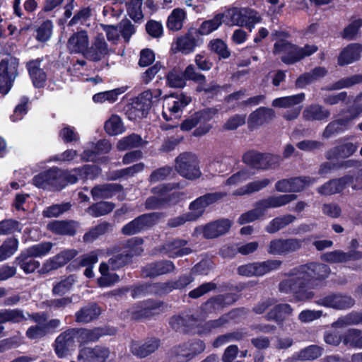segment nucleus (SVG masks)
Segmentation results:
<instances>
[{
  "mask_svg": "<svg viewBox=\"0 0 362 362\" xmlns=\"http://www.w3.org/2000/svg\"><path fill=\"white\" fill-rule=\"evenodd\" d=\"M330 273L329 267L324 264L310 263L293 269L288 279L279 284V290L291 293L296 300L306 301L314 297L311 291L315 279H324Z\"/></svg>",
  "mask_w": 362,
  "mask_h": 362,
  "instance_id": "1",
  "label": "nucleus"
},
{
  "mask_svg": "<svg viewBox=\"0 0 362 362\" xmlns=\"http://www.w3.org/2000/svg\"><path fill=\"white\" fill-rule=\"evenodd\" d=\"M224 23L229 26L246 27L250 31L254 28L255 25L262 21L261 16L254 10L249 8H232L223 13Z\"/></svg>",
  "mask_w": 362,
  "mask_h": 362,
  "instance_id": "2",
  "label": "nucleus"
},
{
  "mask_svg": "<svg viewBox=\"0 0 362 362\" xmlns=\"http://www.w3.org/2000/svg\"><path fill=\"white\" fill-rule=\"evenodd\" d=\"M141 239L132 238L127 242V247L113 255L106 263L112 271L122 268L128 263L131 257L141 253L143 251L141 247Z\"/></svg>",
  "mask_w": 362,
  "mask_h": 362,
  "instance_id": "3",
  "label": "nucleus"
},
{
  "mask_svg": "<svg viewBox=\"0 0 362 362\" xmlns=\"http://www.w3.org/2000/svg\"><path fill=\"white\" fill-rule=\"evenodd\" d=\"M175 162V168L181 176L189 180H195L201 176L199 162L194 154L182 153L176 158Z\"/></svg>",
  "mask_w": 362,
  "mask_h": 362,
  "instance_id": "4",
  "label": "nucleus"
},
{
  "mask_svg": "<svg viewBox=\"0 0 362 362\" xmlns=\"http://www.w3.org/2000/svg\"><path fill=\"white\" fill-rule=\"evenodd\" d=\"M78 343L76 329H69L56 338L54 350L59 358H65L75 350Z\"/></svg>",
  "mask_w": 362,
  "mask_h": 362,
  "instance_id": "5",
  "label": "nucleus"
},
{
  "mask_svg": "<svg viewBox=\"0 0 362 362\" xmlns=\"http://www.w3.org/2000/svg\"><path fill=\"white\" fill-rule=\"evenodd\" d=\"M282 262L278 259H269L264 262H253L240 266L238 272L240 275L246 276L265 275L280 268Z\"/></svg>",
  "mask_w": 362,
  "mask_h": 362,
  "instance_id": "6",
  "label": "nucleus"
},
{
  "mask_svg": "<svg viewBox=\"0 0 362 362\" xmlns=\"http://www.w3.org/2000/svg\"><path fill=\"white\" fill-rule=\"evenodd\" d=\"M18 62L16 59L3 60L0 63V93L6 95L10 90L17 76Z\"/></svg>",
  "mask_w": 362,
  "mask_h": 362,
  "instance_id": "7",
  "label": "nucleus"
},
{
  "mask_svg": "<svg viewBox=\"0 0 362 362\" xmlns=\"http://www.w3.org/2000/svg\"><path fill=\"white\" fill-rule=\"evenodd\" d=\"M226 196V193L214 192L206 194L192 202L189 206V211L187 212L193 221L199 218L204 213L205 209L209 205L216 202Z\"/></svg>",
  "mask_w": 362,
  "mask_h": 362,
  "instance_id": "8",
  "label": "nucleus"
},
{
  "mask_svg": "<svg viewBox=\"0 0 362 362\" xmlns=\"http://www.w3.org/2000/svg\"><path fill=\"white\" fill-rule=\"evenodd\" d=\"M190 101L191 98L182 93L178 95H170L165 97L163 110V117L167 121L172 119L173 116L176 117L177 114L181 112Z\"/></svg>",
  "mask_w": 362,
  "mask_h": 362,
  "instance_id": "9",
  "label": "nucleus"
},
{
  "mask_svg": "<svg viewBox=\"0 0 362 362\" xmlns=\"http://www.w3.org/2000/svg\"><path fill=\"white\" fill-rule=\"evenodd\" d=\"M232 223L228 219L218 220L205 226H199L194 229V235L202 234L205 238L211 239L223 235L228 231Z\"/></svg>",
  "mask_w": 362,
  "mask_h": 362,
  "instance_id": "10",
  "label": "nucleus"
},
{
  "mask_svg": "<svg viewBox=\"0 0 362 362\" xmlns=\"http://www.w3.org/2000/svg\"><path fill=\"white\" fill-rule=\"evenodd\" d=\"M160 215L156 213L146 214L139 216L124 226L122 232L124 235H134L147 227L151 226L159 219Z\"/></svg>",
  "mask_w": 362,
  "mask_h": 362,
  "instance_id": "11",
  "label": "nucleus"
},
{
  "mask_svg": "<svg viewBox=\"0 0 362 362\" xmlns=\"http://www.w3.org/2000/svg\"><path fill=\"white\" fill-rule=\"evenodd\" d=\"M318 305L326 308H331L336 310H344L351 308L354 303V300L349 296L331 293L323 296L316 300Z\"/></svg>",
  "mask_w": 362,
  "mask_h": 362,
  "instance_id": "12",
  "label": "nucleus"
},
{
  "mask_svg": "<svg viewBox=\"0 0 362 362\" xmlns=\"http://www.w3.org/2000/svg\"><path fill=\"white\" fill-rule=\"evenodd\" d=\"M149 93H141L133 100L127 110V115L129 119L136 120L145 117L151 109V105L148 101Z\"/></svg>",
  "mask_w": 362,
  "mask_h": 362,
  "instance_id": "13",
  "label": "nucleus"
},
{
  "mask_svg": "<svg viewBox=\"0 0 362 362\" xmlns=\"http://www.w3.org/2000/svg\"><path fill=\"white\" fill-rule=\"evenodd\" d=\"M110 350L104 346L84 347L77 356L79 362H105L110 356Z\"/></svg>",
  "mask_w": 362,
  "mask_h": 362,
  "instance_id": "14",
  "label": "nucleus"
},
{
  "mask_svg": "<svg viewBox=\"0 0 362 362\" xmlns=\"http://www.w3.org/2000/svg\"><path fill=\"white\" fill-rule=\"evenodd\" d=\"M89 46V37L86 30L74 33L68 39L66 47L70 53L86 55Z\"/></svg>",
  "mask_w": 362,
  "mask_h": 362,
  "instance_id": "15",
  "label": "nucleus"
},
{
  "mask_svg": "<svg viewBox=\"0 0 362 362\" xmlns=\"http://www.w3.org/2000/svg\"><path fill=\"white\" fill-rule=\"evenodd\" d=\"M275 112L271 108L259 107L253 111L248 117L247 124L250 129H255L269 122L275 117Z\"/></svg>",
  "mask_w": 362,
  "mask_h": 362,
  "instance_id": "16",
  "label": "nucleus"
},
{
  "mask_svg": "<svg viewBox=\"0 0 362 362\" xmlns=\"http://www.w3.org/2000/svg\"><path fill=\"white\" fill-rule=\"evenodd\" d=\"M42 59H35L30 60L26 64L29 76L35 87L42 88L47 81V74L42 66Z\"/></svg>",
  "mask_w": 362,
  "mask_h": 362,
  "instance_id": "17",
  "label": "nucleus"
},
{
  "mask_svg": "<svg viewBox=\"0 0 362 362\" xmlns=\"http://www.w3.org/2000/svg\"><path fill=\"white\" fill-rule=\"evenodd\" d=\"M175 45V49L184 54L193 52L195 47L199 45L197 29L190 30L185 35L177 38Z\"/></svg>",
  "mask_w": 362,
  "mask_h": 362,
  "instance_id": "18",
  "label": "nucleus"
},
{
  "mask_svg": "<svg viewBox=\"0 0 362 362\" xmlns=\"http://www.w3.org/2000/svg\"><path fill=\"white\" fill-rule=\"evenodd\" d=\"M110 49L103 35H98L95 38L91 46L88 47L86 57L92 61H100L107 55Z\"/></svg>",
  "mask_w": 362,
  "mask_h": 362,
  "instance_id": "19",
  "label": "nucleus"
},
{
  "mask_svg": "<svg viewBox=\"0 0 362 362\" xmlns=\"http://www.w3.org/2000/svg\"><path fill=\"white\" fill-rule=\"evenodd\" d=\"M186 245L187 241L181 239L168 241L163 245L161 252L169 257H182L192 252L189 247H185Z\"/></svg>",
  "mask_w": 362,
  "mask_h": 362,
  "instance_id": "20",
  "label": "nucleus"
},
{
  "mask_svg": "<svg viewBox=\"0 0 362 362\" xmlns=\"http://www.w3.org/2000/svg\"><path fill=\"white\" fill-rule=\"evenodd\" d=\"M216 114L217 110L214 108H208L197 112L182 123L181 129L189 131L198 125L199 123L210 121Z\"/></svg>",
  "mask_w": 362,
  "mask_h": 362,
  "instance_id": "21",
  "label": "nucleus"
},
{
  "mask_svg": "<svg viewBox=\"0 0 362 362\" xmlns=\"http://www.w3.org/2000/svg\"><path fill=\"white\" fill-rule=\"evenodd\" d=\"M362 55V45L351 43L345 47L338 57V64L344 66L358 61Z\"/></svg>",
  "mask_w": 362,
  "mask_h": 362,
  "instance_id": "22",
  "label": "nucleus"
},
{
  "mask_svg": "<svg viewBox=\"0 0 362 362\" xmlns=\"http://www.w3.org/2000/svg\"><path fill=\"white\" fill-rule=\"evenodd\" d=\"M353 177L346 175L339 179L332 180L317 189V192L323 195H330L341 192L348 185L353 182Z\"/></svg>",
  "mask_w": 362,
  "mask_h": 362,
  "instance_id": "23",
  "label": "nucleus"
},
{
  "mask_svg": "<svg viewBox=\"0 0 362 362\" xmlns=\"http://www.w3.org/2000/svg\"><path fill=\"white\" fill-rule=\"evenodd\" d=\"M354 119L351 115L349 114L329 122L323 131L322 136L328 139L335 134L345 131Z\"/></svg>",
  "mask_w": 362,
  "mask_h": 362,
  "instance_id": "24",
  "label": "nucleus"
},
{
  "mask_svg": "<svg viewBox=\"0 0 362 362\" xmlns=\"http://www.w3.org/2000/svg\"><path fill=\"white\" fill-rule=\"evenodd\" d=\"M273 53L275 55H281L283 62L292 64L295 62H288V58H293L296 55V45L286 40H279L274 45Z\"/></svg>",
  "mask_w": 362,
  "mask_h": 362,
  "instance_id": "25",
  "label": "nucleus"
},
{
  "mask_svg": "<svg viewBox=\"0 0 362 362\" xmlns=\"http://www.w3.org/2000/svg\"><path fill=\"white\" fill-rule=\"evenodd\" d=\"M159 346V341L151 339L144 343L133 341L131 345V351L139 358H144L153 353Z\"/></svg>",
  "mask_w": 362,
  "mask_h": 362,
  "instance_id": "26",
  "label": "nucleus"
},
{
  "mask_svg": "<svg viewBox=\"0 0 362 362\" xmlns=\"http://www.w3.org/2000/svg\"><path fill=\"white\" fill-rule=\"evenodd\" d=\"M187 18V14L186 11L183 8H176L168 16L166 27L170 31H179L183 28Z\"/></svg>",
  "mask_w": 362,
  "mask_h": 362,
  "instance_id": "27",
  "label": "nucleus"
},
{
  "mask_svg": "<svg viewBox=\"0 0 362 362\" xmlns=\"http://www.w3.org/2000/svg\"><path fill=\"white\" fill-rule=\"evenodd\" d=\"M329 116V110L319 104L310 105L303 112V117L307 121L327 120Z\"/></svg>",
  "mask_w": 362,
  "mask_h": 362,
  "instance_id": "28",
  "label": "nucleus"
},
{
  "mask_svg": "<svg viewBox=\"0 0 362 362\" xmlns=\"http://www.w3.org/2000/svg\"><path fill=\"white\" fill-rule=\"evenodd\" d=\"M296 199L297 195L296 194H282L271 196L259 202V206H261L265 211L267 209L270 208H277L285 206Z\"/></svg>",
  "mask_w": 362,
  "mask_h": 362,
  "instance_id": "29",
  "label": "nucleus"
},
{
  "mask_svg": "<svg viewBox=\"0 0 362 362\" xmlns=\"http://www.w3.org/2000/svg\"><path fill=\"white\" fill-rule=\"evenodd\" d=\"M78 223L74 221H53L47 227L56 234L74 235Z\"/></svg>",
  "mask_w": 362,
  "mask_h": 362,
  "instance_id": "30",
  "label": "nucleus"
},
{
  "mask_svg": "<svg viewBox=\"0 0 362 362\" xmlns=\"http://www.w3.org/2000/svg\"><path fill=\"white\" fill-rule=\"evenodd\" d=\"M358 146L351 142L338 145L326 153L329 160L334 158H346L352 156L357 150Z\"/></svg>",
  "mask_w": 362,
  "mask_h": 362,
  "instance_id": "31",
  "label": "nucleus"
},
{
  "mask_svg": "<svg viewBox=\"0 0 362 362\" xmlns=\"http://www.w3.org/2000/svg\"><path fill=\"white\" fill-rule=\"evenodd\" d=\"M362 254L359 252H350L348 253L336 250L326 252L322 255V259L331 263L345 262L351 259L361 258Z\"/></svg>",
  "mask_w": 362,
  "mask_h": 362,
  "instance_id": "32",
  "label": "nucleus"
},
{
  "mask_svg": "<svg viewBox=\"0 0 362 362\" xmlns=\"http://www.w3.org/2000/svg\"><path fill=\"white\" fill-rule=\"evenodd\" d=\"M175 269V265L170 261H161L147 265L144 269L146 276H156L171 272Z\"/></svg>",
  "mask_w": 362,
  "mask_h": 362,
  "instance_id": "33",
  "label": "nucleus"
},
{
  "mask_svg": "<svg viewBox=\"0 0 362 362\" xmlns=\"http://www.w3.org/2000/svg\"><path fill=\"white\" fill-rule=\"evenodd\" d=\"M272 180L268 178L257 180L247 183V185L235 189L233 192L234 196H243L257 192L271 184Z\"/></svg>",
  "mask_w": 362,
  "mask_h": 362,
  "instance_id": "34",
  "label": "nucleus"
},
{
  "mask_svg": "<svg viewBox=\"0 0 362 362\" xmlns=\"http://www.w3.org/2000/svg\"><path fill=\"white\" fill-rule=\"evenodd\" d=\"M77 255L78 252L74 249L64 250L49 259L46 263V267L49 269H57L66 264Z\"/></svg>",
  "mask_w": 362,
  "mask_h": 362,
  "instance_id": "35",
  "label": "nucleus"
},
{
  "mask_svg": "<svg viewBox=\"0 0 362 362\" xmlns=\"http://www.w3.org/2000/svg\"><path fill=\"white\" fill-rule=\"evenodd\" d=\"M187 346L189 352H186L180 355L179 352L180 349H181V351H186V349L177 348L173 351V353L176 354L177 361L178 362H186L191 359L194 356L202 353L205 349L204 344L200 340L195 341L191 344H187Z\"/></svg>",
  "mask_w": 362,
  "mask_h": 362,
  "instance_id": "36",
  "label": "nucleus"
},
{
  "mask_svg": "<svg viewBox=\"0 0 362 362\" xmlns=\"http://www.w3.org/2000/svg\"><path fill=\"white\" fill-rule=\"evenodd\" d=\"M120 189L121 187L117 184H103L94 187L91 189V195L94 200L108 199Z\"/></svg>",
  "mask_w": 362,
  "mask_h": 362,
  "instance_id": "37",
  "label": "nucleus"
},
{
  "mask_svg": "<svg viewBox=\"0 0 362 362\" xmlns=\"http://www.w3.org/2000/svg\"><path fill=\"white\" fill-rule=\"evenodd\" d=\"M111 269L106 262H102L100 264L99 272L101 276L98 279V284L100 287H110L118 282L119 276L115 273L110 272Z\"/></svg>",
  "mask_w": 362,
  "mask_h": 362,
  "instance_id": "38",
  "label": "nucleus"
},
{
  "mask_svg": "<svg viewBox=\"0 0 362 362\" xmlns=\"http://www.w3.org/2000/svg\"><path fill=\"white\" fill-rule=\"evenodd\" d=\"M223 13H219L214 16L211 19L204 21L199 29H197L198 35H207L216 30L223 23H224Z\"/></svg>",
  "mask_w": 362,
  "mask_h": 362,
  "instance_id": "39",
  "label": "nucleus"
},
{
  "mask_svg": "<svg viewBox=\"0 0 362 362\" xmlns=\"http://www.w3.org/2000/svg\"><path fill=\"white\" fill-rule=\"evenodd\" d=\"M100 315V308L95 304H90L76 313L75 317L76 322L88 323L98 318Z\"/></svg>",
  "mask_w": 362,
  "mask_h": 362,
  "instance_id": "40",
  "label": "nucleus"
},
{
  "mask_svg": "<svg viewBox=\"0 0 362 362\" xmlns=\"http://www.w3.org/2000/svg\"><path fill=\"white\" fill-rule=\"evenodd\" d=\"M305 98V94L300 93L296 95L277 98L272 101V106L276 107L290 109L301 103Z\"/></svg>",
  "mask_w": 362,
  "mask_h": 362,
  "instance_id": "41",
  "label": "nucleus"
},
{
  "mask_svg": "<svg viewBox=\"0 0 362 362\" xmlns=\"http://www.w3.org/2000/svg\"><path fill=\"white\" fill-rule=\"evenodd\" d=\"M323 349L317 345L308 346L293 354L297 361H313L322 356Z\"/></svg>",
  "mask_w": 362,
  "mask_h": 362,
  "instance_id": "42",
  "label": "nucleus"
},
{
  "mask_svg": "<svg viewBox=\"0 0 362 362\" xmlns=\"http://www.w3.org/2000/svg\"><path fill=\"white\" fill-rule=\"evenodd\" d=\"M16 263L26 274L34 272L40 267V262L35 260L30 255L26 254L25 251L21 252L20 255L16 258Z\"/></svg>",
  "mask_w": 362,
  "mask_h": 362,
  "instance_id": "43",
  "label": "nucleus"
},
{
  "mask_svg": "<svg viewBox=\"0 0 362 362\" xmlns=\"http://www.w3.org/2000/svg\"><path fill=\"white\" fill-rule=\"evenodd\" d=\"M344 345L362 349V329H349L342 336Z\"/></svg>",
  "mask_w": 362,
  "mask_h": 362,
  "instance_id": "44",
  "label": "nucleus"
},
{
  "mask_svg": "<svg viewBox=\"0 0 362 362\" xmlns=\"http://www.w3.org/2000/svg\"><path fill=\"white\" fill-rule=\"evenodd\" d=\"M293 309L288 304H279L274 306L267 315V319L281 322L292 313Z\"/></svg>",
  "mask_w": 362,
  "mask_h": 362,
  "instance_id": "45",
  "label": "nucleus"
},
{
  "mask_svg": "<svg viewBox=\"0 0 362 362\" xmlns=\"http://www.w3.org/2000/svg\"><path fill=\"white\" fill-rule=\"evenodd\" d=\"M362 325V312H351L344 315L333 322L332 326L336 328H343L351 325Z\"/></svg>",
  "mask_w": 362,
  "mask_h": 362,
  "instance_id": "46",
  "label": "nucleus"
},
{
  "mask_svg": "<svg viewBox=\"0 0 362 362\" xmlns=\"http://www.w3.org/2000/svg\"><path fill=\"white\" fill-rule=\"evenodd\" d=\"M295 220L296 217L291 214L276 217L268 223L265 230L269 233H275L288 224L293 223Z\"/></svg>",
  "mask_w": 362,
  "mask_h": 362,
  "instance_id": "47",
  "label": "nucleus"
},
{
  "mask_svg": "<svg viewBox=\"0 0 362 362\" xmlns=\"http://www.w3.org/2000/svg\"><path fill=\"white\" fill-rule=\"evenodd\" d=\"M146 143L139 135L132 134L119 140L117 147L119 151H125L143 146Z\"/></svg>",
  "mask_w": 362,
  "mask_h": 362,
  "instance_id": "48",
  "label": "nucleus"
},
{
  "mask_svg": "<svg viewBox=\"0 0 362 362\" xmlns=\"http://www.w3.org/2000/svg\"><path fill=\"white\" fill-rule=\"evenodd\" d=\"M124 88H118L107 91L100 92L95 94L93 96V100L95 103H103L107 102L108 103H113L117 100L118 96L125 91Z\"/></svg>",
  "mask_w": 362,
  "mask_h": 362,
  "instance_id": "49",
  "label": "nucleus"
},
{
  "mask_svg": "<svg viewBox=\"0 0 362 362\" xmlns=\"http://www.w3.org/2000/svg\"><path fill=\"white\" fill-rule=\"evenodd\" d=\"M168 191V187L164 185H161L152 189L154 194H160L162 197H151L146 202V208L148 209H153L160 207L163 204L167 201V199L163 197L165 193Z\"/></svg>",
  "mask_w": 362,
  "mask_h": 362,
  "instance_id": "50",
  "label": "nucleus"
},
{
  "mask_svg": "<svg viewBox=\"0 0 362 362\" xmlns=\"http://www.w3.org/2000/svg\"><path fill=\"white\" fill-rule=\"evenodd\" d=\"M18 248V239L14 238L6 239L0 246V262L4 261L13 255Z\"/></svg>",
  "mask_w": 362,
  "mask_h": 362,
  "instance_id": "51",
  "label": "nucleus"
},
{
  "mask_svg": "<svg viewBox=\"0 0 362 362\" xmlns=\"http://www.w3.org/2000/svg\"><path fill=\"white\" fill-rule=\"evenodd\" d=\"M105 130L110 136L123 133L124 127L121 118L116 115H112L105 123Z\"/></svg>",
  "mask_w": 362,
  "mask_h": 362,
  "instance_id": "52",
  "label": "nucleus"
},
{
  "mask_svg": "<svg viewBox=\"0 0 362 362\" xmlns=\"http://www.w3.org/2000/svg\"><path fill=\"white\" fill-rule=\"evenodd\" d=\"M158 308V304L150 300L141 303L136 308L132 310V317L140 319L151 314V311Z\"/></svg>",
  "mask_w": 362,
  "mask_h": 362,
  "instance_id": "53",
  "label": "nucleus"
},
{
  "mask_svg": "<svg viewBox=\"0 0 362 362\" xmlns=\"http://www.w3.org/2000/svg\"><path fill=\"white\" fill-rule=\"evenodd\" d=\"M76 334L78 343L83 344L98 340L103 334V332L100 328L93 329H76Z\"/></svg>",
  "mask_w": 362,
  "mask_h": 362,
  "instance_id": "54",
  "label": "nucleus"
},
{
  "mask_svg": "<svg viewBox=\"0 0 362 362\" xmlns=\"http://www.w3.org/2000/svg\"><path fill=\"white\" fill-rule=\"evenodd\" d=\"M114 208L115 204L112 202H100L88 207L87 212L93 217H99L110 213Z\"/></svg>",
  "mask_w": 362,
  "mask_h": 362,
  "instance_id": "55",
  "label": "nucleus"
},
{
  "mask_svg": "<svg viewBox=\"0 0 362 362\" xmlns=\"http://www.w3.org/2000/svg\"><path fill=\"white\" fill-rule=\"evenodd\" d=\"M362 82V75H354L350 77L341 78L336 83L330 85L329 86L325 88V90H336L342 88H349L355 84H358ZM324 90V88H322Z\"/></svg>",
  "mask_w": 362,
  "mask_h": 362,
  "instance_id": "56",
  "label": "nucleus"
},
{
  "mask_svg": "<svg viewBox=\"0 0 362 362\" xmlns=\"http://www.w3.org/2000/svg\"><path fill=\"white\" fill-rule=\"evenodd\" d=\"M167 84L171 88H180L186 85L183 71L179 69H173L166 76Z\"/></svg>",
  "mask_w": 362,
  "mask_h": 362,
  "instance_id": "57",
  "label": "nucleus"
},
{
  "mask_svg": "<svg viewBox=\"0 0 362 362\" xmlns=\"http://www.w3.org/2000/svg\"><path fill=\"white\" fill-rule=\"evenodd\" d=\"M141 6L142 0H129L127 4V13L135 22H141L144 18Z\"/></svg>",
  "mask_w": 362,
  "mask_h": 362,
  "instance_id": "58",
  "label": "nucleus"
},
{
  "mask_svg": "<svg viewBox=\"0 0 362 362\" xmlns=\"http://www.w3.org/2000/svg\"><path fill=\"white\" fill-rule=\"evenodd\" d=\"M25 320V316L20 310L14 309L0 311V323H4L6 322L18 323Z\"/></svg>",
  "mask_w": 362,
  "mask_h": 362,
  "instance_id": "59",
  "label": "nucleus"
},
{
  "mask_svg": "<svg viewBox=\"0 0 362 362\" xmlns=\"http://www.w3.org/2000/svg\"><path fill=\"white\" fill-rule=\"evenodd\" d=\"M53 244L50 242H43L34 245L24 251L33 257H42L49 252Z\"/></svg>",
  "mask_w": 362,
  "mask_h": 362,
  "instance_id": "60",
  "label": "nucleus"
},
{
  "mask_svg": "<svg viewBox=\"0 0 362 362\" xmlns=\"http://www.w3.org/2000/svg\"><path fill=\"white\" fill-rule=\"evenodd\" d=\"M46 173L49 182L51 189L59 190L63 188V182L62 180V170L54 168L46 170Z\"/></svg>",
  "mask_w": 362,
  "mask_h": 362,
  "instance_id": "61",
  "label": "nucleus"
},
{
  "mask_svg": "<svg viewBox=\"0 0 362 362\" xmlns=\"http://www.w3.org/2000/svg\"><path fill=\"white\" fill-rule=\"evenodd\" d=\"M264 214V209L259 206V202H257L255 209L243 214L238 218V223L240 225L252 222Z\"/></svg>",
  "mask_w": 362,
  "mask_h": 362,
  "instance_id": "62",
  "label": "nucleus"
},
{
  "mask_svg": "<svg viewBox=\"0 0 362 362\" xmlns=\"http://www.w3.org/2000/svg\"><path fill=\"white\" fill-rule=\"evenodd\" d=\"M110 227V225L106 222L98 224L85 233L83 240L85 242H93L100 235L105 234L109 230Z\"/></svg>",
  "mask_w": 362,
  "mask_h": 362,
  "instance_id": "63",
  "label": "nucleus"
},
{
  "mask_svg": "<svg viewBox=\"0 0 362 362\" xmlns=\"http://www.w3.org/2000/svg\"><path fill=\"white\" fill-rule=\"evenodd\" d=\"M75 282V277L73 275L57 282L53 287V293L55 295L62 296L66 293L72 287Z\"/></svg>",
  "mask_w": 362,
  "mask_h": 362,
  "instance_id": "64",
  "label": "nucleus"
}]
</instances>
